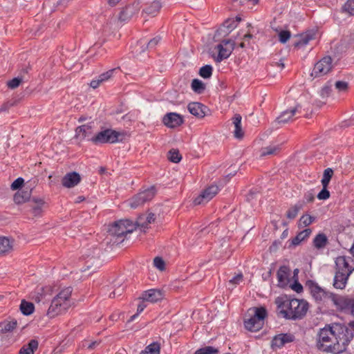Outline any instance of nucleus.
Masks as SVG:
<instances>
[{
    "label": "nucleus",
    "instance_id": "obj_1",
    "mask_svg": "<svg viewBox=\"0 0 354 354\" xmlns=\"http://www.w3.org/2000/svg\"><path fill=\"white\" fill-rule=\"evenodd\" d=\"M353 337L352 330L346 326L333 324L320 329L317 345L323 351L339 354L346 351Z\"/></svg>",
    "mask_w": 354,
    "mask_h": 354
},
{
    "label": "nucleus",
    "instance_id": "obj_2",
    "mask_svg": "<svg viewBox=\"0 0 354 354\" xmlns=\"http://www.w3.org/2000/svg\"><path fill=\"white\" fill-rule=\"evenodd\" d=\"M276 303L278 306L279 313L284 318L288 319H297L302 318L307 313L308 304L303 299H288L277 298Z\"/></svg>",
    "mask_w": 354,
    "mask_h": 354
},
{
    "label": "nucleus",
    "instance_id": "obj_3",
    "mask_svg": "<svg viewBox=\"0 0 354 354\" xmlns=\"http://www.w3.org/2000/svg\"><path fill=\"white\" fill-rule=\"evenodd\" d=\"M354 270V261L351 257L340 256L335 260V274L333 286L335 288H345L348 277Z\"/></svg>",
    "mask_w": 354,
    "mask_h": 354
},
{
    "label": "nucleus",
    "instance_id": "obj_4",
    "mask_svg": "<svg viewBox=\"0 0 354 354\" xmlns=\"http://www.w3.org/2000/svg\"><path fill=\"white\" fill-rule=\"evenodd\" d=\"M267 312L263 307H254L249 309L244 325L247 330L255 332L259 330L264 324Z\"/></svg>",
    "mask_w": 354,
    "mask_h": 354
},
{
    "label": "nucleus",
    "instance_id": "obj_5",
    "mask_svg": "<svg viewBox=\"0 0 354 354\" xmlns=\"http://www.w3.org/2000/svg\"><path fill=\"white\" fill-rule=\"evenodd\" d=\"M136 228V224H133L131 221L127 219L120 220L112 224L109 227L108 232L109 235L115 239L113 242L118 243L123 241L122 237L133 232Z\"/></svg>",
    "mask_w": 354,
    "mask_h": 354
},
{
    "label": "nucleus",
    "instance_id": "obj_6",
    "mask_svg": "<svg viewBox=\"0 0 354 354\" xmlns=\"http://www.w3.org/2000/svg\"><path fill=\"white\" fill-rule=\"evenodd\" d=\"M156 192L154 187L142 190L129 201V205L131 208H137L142 206L145 203L152 200L156 195Z\"/></svg>",
    "mask_w": 354,
    "mask_h": 354
},
{
    "label": "nucleus",
    "instance_id": "obj_7",
    "mask_svg": "<svg viewBox=\"0 0 354 354\" xmlns=\"http://www.w3.org/2000/svg\"><path fill=\"white\" fill-rule=\"evenodd\" d=\"M122 134L112 129H105L91 138V140L95 143H114L118 142Z\"/></svg>",
    "mask_w": 354,
    "mask_h": 354
},
{
    "label": "nucleus",
    "instance_id": "obj_8",
    "mask_svg": "<svg viewBox=\"0 0 354 354\" xmlns=\"http://www.w3.org/2000/svg\"><path fill=\"white\" fill-rule=\"evenodd\" d=\"M139 1H133L122 8L118 15V20L120 22H127L138 15L140 10Z\"/></svg>",
    "mask_w": 354,
    "mask_h": 354
},
{
    "label": "nucleus",
    "instance_id": "obj_9",
    "mask_svg": "<svg viewBox=\"0 0 354 354\" xmlns=\"http://www.w3.org/2000/svg\"><path fill=\"white\" fill-rule=\"evenodd\" d=\"M235 42L233 40H223L221 43L218 44L216 47L218 50V55L215 57L217 62H221L222 60L227 59L234 50Z\"/></svg>",
    "mask_w": 354,
    "mask_h": 354
},
{
    "label": "nucleus",
    "instance_id": "obj_10",
    "mask_svg": "<svg viewBox=\"0 0 354 354\" xmlns=\"http://www.w3.org/2000/svg\"><path fill=\"white\" fill-rule=\"evenodd\" d=\"M332 68L331 57H324L315 64L311 75L315 77H321L328 73Z\"/></svg>",
    "mask_w": 354,
    "mask_h": 354
},
{
    "label": "nucleus",
    "instance_id": "obj_11",
    "mask_svg": "<svg viewBox=\"0 0 354 354\" xmlns=\"http://www.w3.org/2000/svg\"><path fill=\"white\" fill-rule=\"evenodd\" d=\"M218 192V187L212 185L205 189L201 194L194 199V203L195 205L205 204L212 200Z\"/></svg>",
    "mask_w": 354,
    "mask_h": 354
},
{
    "label": "nucleus",
    "instance_id": "obj_12",
    "mask_svg": "<svg viewBox=\"0 0 354 354\" xmlns=\"http://www.w3.org/2000/svg\"><path fill=\"white\" fill-rule=\"evenodd\" d=\"M295 340V336L290 333H281L275 335L271 342V348L277 350L282 348L288 343L292 342Z\"/></svg>",
    "mask_w": 354,
    "mask_h": 354
},
{
    "label": "nucleus",
    "instance_id": "obj_13",
    "mask_svg": "<svg viewBox=\"0 0 354 354\" xmlns=\"http://www.w3.org/2000/svg\"><path fill=\"white\" fill-rule=\"evenodd\" d=\"M301 109L300 105L297 104L295 107L283 111L279 117L273 122V124H284L292 121L293 117L299 112Z\"/></svg>",
    "mask_w": 354,
    "mask_h": 354
},
{
    "label": "nucleus",
    "instance_id": "obj_14",
    "mask_svg": "<svg viewBox=\"0 0 354 354\" xmlns=\"http://www.w3.org/2000/svg\"><path fill=\"white\" fill-rule=\"evenodd\" d=\"M329 300H330L337 308L348 311L352 301V298L348 297L340 296L332 293L329 295Z\"/></svg>",
    "mask_w": 354,
    "mask_h": 354
},
{
    "label": "nucleus",
    "instance_id": "obj_15",
    "mask_svg": "<svg viewBox=\"0 0 354 354\" xmlns=\"http://www.w3.org/2000/svg\"><path fill=\"white\" fill-rule=\"evenodd\" d=\"M162 122L169 128H176L181 125L184 120L182 115L178 113H168L164 116Z\"/></svg>",
    "mask_w": 354,
    "mask_h": 354
},
{
    "label": "nucleus",
    "instance_id": "obj_16",
    "mask_svg": "<svg viewBox=\"0 0 354 354\" xmlns=\"http://www.w3.org/2000/svg\"><path fill=\"white\" fill-rule=\"evenodd\" d=\"M68 309L64 304H59L57 300H52L46 315L50 318H53L64 313Z\"/></svg>",
    "mask_w": 354,
    "mask_h": 354
},
{
    "label": "nucleus",
    "instance_id": "obj_17",
    "mask_svg": "<svg viewBox=\"0 0 354 354\" xmlns=\"http://www.w3.org/2000/svg\"><path fill=\"white\" fill-rule=\"evenodd\" d=\"M163 298V294L160 290L151 289L145 291L140 297L143 301H149L151 303L157 302Z\"/></svg>",
    "mask_w": 354,
    "mask_h": 354
},
{
    "label": "nucleus",
    "instance_id": "obj_18",
    "mask_svg": "<svg viewBox=\"0 0 354 354\" xmlns=\"http://www.w3.org/2000/svg\"><path fill=\"white\" fill-rule=\"evenodd\" d=\"M75 136L77 138L82 140L85 138L91 140L93 136V129L92 124H84L78 127L75 130Z\"/></svg>",
    "mask_w": 354,
    "mask_h": 354
},
{
    "label": "nucleus",
    "instance_id": "obj_19",
    "mask_svg": "<svg viewBox=\"0 0 354 354\" xmlns=\"http://www.w3.org/2000/svg\"><path fill=\"white\" fill-rule=\"evenodd\" d=\"M81 180L80 174L77 172H70L66 174L62 180V184L64 187L71 188L76 186Z\"/></svg>",
    "mask_w": 354,
    "mask_h": 354
},
{
    "label": "nucleus",
    "instance_id": "obj_20",
    "mask_svg": "<svg viewBox=\"0 0 354 354\" xmlns=\"http://www.w3.org/2000/svg\"><path fill=\"white\" fill-rule=\"evenodd\" d=\"M72 294V288L71 287L65 288L59 291V292L53 299L57 300L59 304H64L66 308H69L71 306L70 298Z\"/></svg>",
    "mask_w": 354,
    "mask_h": 354
},
{
    "label": "nucleus",
    "instance_id": "obj_21",
    "mask_svg": "<svg viewBox=\"0 0 354 354\" xmlns=\"http://www.w3.org/2000/svg\"><path fill=\"white\" fill-rule=\"evenodd\" d=\"M187 109L193 115L202 118L205 115L207 107L199 102H191L188 104Z\"/></svg>",
    "mask_w": 354,
    "mask_h": 354
},
{
    "label": "nucleus",
    "instance_id": "obj_22",
    "mask_svg": "<svg viewBox=\"0 0 354 354\" xmlns=\"http://www.w3.org/2000/svg\"><path fill=\"white\" fill-rule=\"evenodd\" d=\"M290 269L286 266H281L277 271V279L279 286L283 287L287 285Z\"/></svg>",
    "mask_w": 354,
    "mask_h": 354
},
{
    "label": "nucleus",
    "instance_id": "obj_23",
    "mask_svg": "<svg viewBox=\"0 0 354 354\" xmlns=\"http://www.w3.org/2000/svg\"><path fill=\"white\" fill-rule=\"evenodd\" d=\"M162 8V3L160 0H154L147 4L146 8L143 10V13L147 15L154 17L160 11Z\"/></svg>",
    "mask_w": 354,
    "mask_h": 354
},
{
    "label": "nucleus",
    "instance_id": "obj_24",
    "mask_svg": "<svg viewBox=\"0 0 354 354\" xmlns=\"http://www.w3.org/2000/svg\"><path fill=\"white\" fill-rule=\"evenodd\" d=\"M241 116L236 114L232 118V123L234 126V136L237 139H242L244 136V132L241 127Z\"/></svg>",
    "mask_w": 354,
    "mask_h": 354
},
{
    "label": "nucleus",
    "instance_id": "obj_25",
    "mask_svg": "<svg viewBox=\"0 0 354 354\" xmlns=\"http://www.w3.org/2000/svg\"><path fill=\"white\" fill-rule=\"evenodd\" d=\"M311 293L315 299L317 301H324L329 299V295H332L331 292H327L322 289L319 286H313L311 288Z\"/></svg>",
    "mask_w": 354,
    "mask_h": 354
},
{
    "label": "nucleus",
    "instance_id": "obj_26",
    "mask_svg": "<svg viewBox=\"0 0 354 354\" xmlns=\"http://www.w3.org/2000/svg\"><path fill=\"white\" fill-rule=\"evenodd\" d=\"M299 39L295 43V46L297 48L303 47L308 44L310 40L315 38V32L313 31H308L303 33L299 36Z\"/></svg>",
    "mask_w": 354,
    "mask_h": 354
},
{
    "label": "nucleus",
    "instance_id": "obj_27",
    "mask_svg": "<svg viewBox=\"0 0 354 354\" xmlns=\"http://www.w3.org/2000/svg\"><path fill=\"white\" fill-rule=\"evenodd\" d=\"M155 221V215L153 213H149L147 216L141 215L138 218L136 226H140L143 228H147V225Z\"/></svg>",
    "mask_w": 354,
    "mask_h": 354
},
{
    "label": "nucleus",
    "instance_id": "obj_28",
    "mask_svg": "<svg viewBox=\"0 0 354 354\" xmlns=\"http://www.w3.org/2000/svg\"><path fill=\"white\" fill-rule=\"evenodd\" d=\"M13 249V240L7 237H0V254L8 253Z\"/></svg>",
    "mask_w": 354,
    "mask_h": 354
},
{
    "label": "nucleus",
    "instance_id": "obj_29",
    "mask_svg": "<svg viewBox=\"0 0 354 354\" xmlns=\"http://www.w3.org/2000/svg\"><path fill=\"white\" fill-rule=\"evenodd\" d=\"M236 27V24L234 20L229 19L225 21L223 25L217 30L216 34L224 35H228L232 30Z\"/></svg>",
    "mask_w": 354,
    "mask_h": 354
},
{
    "label": "nucleus",
    "instance_id": "obj_30",
    "mask_svg": "<svg viewBox=\"0 0 354 354\" xmlns=\"http://www.w3.org/2000/svg\"><path fill=\"white\" fill-rule=\"evenodd\" d=\"M17 325V322L15 319L6 320L0 324L1 331L4 333L12 332Z\"/></svg>",
    "mask_w": 354,
    "mask_h": 354
},
{
    "label": "nucleus",
    "instance_id": "obj_31",
    "mask_svg": "<svg viewBox=\"0 0 354 354\" xmlns=\"http://www.w3.org/2000/svg\"><path fill=\"white\" fill-rule=\"evenodd\" d=\"M38 348V342L35 339H32L26 345L23 346L19 354H34V351Z\"/></svg>",
    "mask_w": 354,
    "mask_h": 354
},
{
    "label": "nucleus",
    "instance_id": "obj_32",
    "mask_svg": "<svg viewBox=\"0 0 354 354\" xmlns=\"http://www.w3.org/2000/svg\"><path fill=\"white\" fill-rule=\"evenodd\" d=\"M30 191H22L17 192L14 196V201L17 204H21L29 200Z\"/></svg>",
    "mask_w": 354,
    "mask_h": 354
},
{
    "label": "nucleus",
    "instance_id": "obj_33",
    "mask_svg": "<svg viewBox=\"0 0 354 354\" xmlns=\"http://www.w3.org/2000/svg\"><path fill=\"white\" fill-rule=\"evenodd\" d=\"M311 232L312 231L309 228L304 230L292 239V244L294 245H299L302 241L307 239L310 236Z\"/></svg>",
    "mask_w": 354,
    "mask_h": 354
},
{
    "label": "nucleus",
    "instance_id": "obj_34",
    "mask_svg": "<svg viewBox=\"0 0 354 354\" xmlns=\"http://www.w3.org/2000/svg\"><path fill=\"white\" fill-rule=\"evenodd\" d=\"M35 310L34 304L31 302L22 300L20 304V310L25 315H31Z\"/></svg>",
    "mask_w": 354,
    "mask_h": 354
},
{
    "label": "nucleus",
    "instance_id": "obj_35",
    "mask_svg": "<svg viewBox=\"0 0 354 354\" xmlns=\"http://www.w3.org/2000/svg\"><path fill=\"white\" fill-rule=\"evenodd\" d=\"M46 290L44 288H37L33 295L32 296V299L37 302H44L46 300Z\"/></svg>",
    "mask_w": 354,
    "mask_h": 354
},
{
    "label": "nucleus",
    "instance_id": "obj_36",
    "mask_svg": "<svg viewBox=\"0 0 354 354\" xmlns=\"http://www.w3.org/2000/svg\"><path fill=\"white\" fill-rule=\"evenodd\" d=\"M328 242L327 237L324 234H317L314 239L313 243L316 248L321 249L324 248Z\"/></svg>",
    "mask_w": 354,
    "mask_h": 354
},
{
    "label": "nucleus",
    "instance_id": "obj_37",
    "mask_svg": "<svg viewBox=\"0 0 354 354\" xmlns=\"http://www.w3.org/2000/svg\"><path fill=\"white\" fill-rule=\"evenodd\" d=\"M191 86L192 90L197 93H202L205 88L204 83L198 79L193 80Z\"/></svg>",
    "mask_w": 354,
    "mask_h": 354
},
{
    "label": "nucleus",
    "instance_id": "obj_38",
    "mask_svg": "<svg viewBox=\"0 0 354 354\" xmlns=\"http://www.w3.org/2000/svg\"><path fill=\"white\" fill-rule=\"evenodd\" d=\"M140 354H160V345L158 343H152L147 346Z\"/></svg>",
    "mask_w": 354,
    "mask_h": 354
},
{
    "label": "nucleus",
    "instance_id": "obj_39",
    "mask_svg": "<svg viewBox=\"0 0 354 354\" xmlns=\"http://www.w3.org/2000/svg\"><path fill=\"white\" fill-rule=\"evenodd\" d=\"M279 150V147L276 145H270L266 147H263L261 149V157H264L266 156H270L275 154L276 152Z\"/></svg>",
    "mask_w": 354,
    "mask_h": 354
},
{
    "label": "nucleus",
    "instance_id": "obj_40",
    "mask_svg": "<svg viewBox=\"0 0 354 354\" xmlns=\"http://www.w3.org/2000/svg\"><path fill=\"white\" fill-rule=\"evenodd\" d=\"M333 175V171L332 169L327 168L324 170L322 179V184L323 187H328Z\"/></svg>",
    "mask_w": 354,
    "mask_h": 354
},
{
    "label": "nucleus",
    "instance_id": "obj_41",
    "mask_svg": "<svg viewBox=\"0 0 354 354\" xmlns=\"http://www.w3.org/2000/svg\"><path fill=\"white\" fill-rule=\"evenodd\" d=\"M86 266H87V268L88 269H91V268H93V270H96L97 269L100 265H101V262L99 259V257H96L95 258H89L87 261H86Z\"/></svg>",
    "mask_w": 354,
    "mask_h": 354
},
{
    "label": "nucleus",
    "instance_id": "obj_42",
    "mask_svg": "<svg viewBox=\"0 0 354 354\" xmlns=\"http://www.w3.org/2000/svg\"><path fill=\"white\" fill-rule=\"evenodd\" d=\"M168 158L171 162L177 163L180 161L182 156L178 150L171 149L169 151Z\"/></svg>",
    "mask_w": 354,
    "mask_h": 354
},
{
    "label": "nucleus",
    "instance_id": "obj_43",
    "mask_svg": "<svg viewBox=\"0 0 354 354\" xmlns=\"http://www.w3.org/2000/svg\"><path fill=\"white\" fill-rule=\"evenodd\" d=\"M212 74V67L210 65H205L200 68L199 75L203 78H209Z\"/></svg>",
    "mask_w": 354,
    "mask_h": 354
},
{
    "label": "nucleus",
    "instance_id": "obj_44",
    "mask_svg": "<svg viewBox=\"0 0 354 354\" xmlns=\"http://www.w3.org/2000/svg\"><path fill=\"white\" fill-rule=\"evenodd\" d=\"M301 205H295L292 207H291L288 211H287V213H286V216L288 218L290 219H293L295 218L299 211L301 209Z\"/></svg>",
    "mask_w": 354,
    "mask_h": 354
},
{
    "label": "nucleus",
    "instance_id": "obj_45",
    "mask_svg": "<svg viewBox=\"0 0 354 354\" xmlns=\"http://www.w3.org/2000/svg\"><path fill=\"white\" fill-rule=\"evenodd\" d=\"M218 350L212 346H205L198 349L194 354H216Z\"/></svg>",
    "mask_w": 354,
    "mask_h": 354
},
{
    "label": "nucleus",
    "instance_id": "obj_46",
    "mask_svg": "<svg viewBox=\"0 0 354 354\" xmlns=\"http://www.w3.org/2000/svg\"><path fill=\"white\" fill-rule=\"evenodd\" d=\"M243 279L242 274H238L229 281V285L232 288H234L236 285L240 284Z\"/></svg>",
    "mask_w": 354,
    "mask_h": 354
},
{
    "label": "nucleus",
    "instance_id": "obj_47",
    "mask_svg": "<svg viewBox=\"0 0 354 354\" xmlns=\"http://www.w3.org/2000/svg\"><path fill=\"white\" fill-rule=\"evenodd\" d=\"M291 37V33L288 30H281L279 33V41L282 44H285Z\"/></svg>",
    "mask_w": 354,
    "mask_h": 354
},
{
    "label": "nucleus",
    "instance_id": "obj_48",
    "mask_svg": "<svg viewBox=\"0 0 354 354\" xmlns=\"http://www.w3.org/2000/svg\"><path fill=\"white\" fill-rule=\"evenodd\" d=\"M32 201L35 203V206L32 207L33 212L35 214H37L40 212L44 202L41 198H33Z\"/></svg>",
    "mask_w": 354,
    "mask_h": 354
},
{
    "label": "nucleus",
    "instance_id": "obj_49",
    "mask_svg": "<svg viewBox=\"0 0 354 354\" xmlns=\"http://www.w3.org/2000/svg\"><path fill=\"white\" fill-rule=\"evenodd\" d=\"M344 10L349 15H354V0H348L344 6Z\"/></svg>",
    "mask_w": 354,
    "mask_h": 354
},
{
    "label": "nucleus",
    "instance_id": "obj_50",
    "mask_svg": "<svg viewBox=\"0 0 354 354\" xmlns=\"http://www.w3.org/2000/svg\"><path fill=\"white\" fill-rule=\"evenodd\" d=\"M314 221L315 217L308 214L304 215L300 218L301 223L303 224L304 226H308L310 225Z\"/></svg>",
    "mask_w": 354,
    "mask_h": 354
},
{
    "label": "nucleus",
    "instance_id": "obj_51",
    "mask_svg": "<svg viewBox=\"0 0 354 354\" xmlns=\"http://www.w3.org/2000/svg\"><path fill=\"white\" fill-rule=\"evenodd\" d=\"M21 82H22V78L15 77L12 80L8 82L7 85L10 88L14 89V88H16L17 87H18Z\"/></svg>",
    "mask_w": 354,
    "mask_h": 354
},
{
    "label": "nucleus",
    "instance_id": "obj_52",
    "mask_svg": "<svg viewBox=\"0 0 354 354\" xmlns=\"http://www.w3.org/2000/svg\"><path fill=\"white\" fill-rule=\"evenodd\" d=\"M153 265L156 268H158L160 271H162L165 270V261L162 260V259L160 257H156L154 259Z\"/></svg>",
    "mask_w": 354,
    "mask_h": 354
},
{
    "label": "nucleus",
    "instance_id": "obj_53",
    "mask_svg": "<svg viewBox=\"0 0 354 354\" xmlns=\"http://www.w3.org/2000/svg\"><path fill=\"white\" fill-rule=\"evenodd\" d=\"M115 70H116V68L111 69V70L106 71V73H104L100 75L98 77L102 80V81L103 82H106V81L109 80L112 77V75Z\"/></svg>",
    "mask_w": 354,
    "mask_h": 354
},
{
    "label": "nucleus",
    "instance_id": "obj_54",
    "mask_svg": "<svg viewBox=\"0 0 354 354\" xmlns=\"http://www.w3.org/2000/svg\"><path fill=\"white\" fill-rule=\"evenodd\" d=\"M330 197V192L327 189V187H323L322 190L317 194L319 200H326Z\"/></svg>",
    "mask_w": 354,
    "mask_h": 354
},
{
    "label": "nucleus",
    "instance_id": "obj_55",
    "mask_svg": "<svg viewBox=\"0 0 354 354\" xmlns=\"http://www.w3.org/2000/svg\"><path fill=\"white\" fill-rule=\"evenodd\" d=\"M145 301H142L138 306V308H137V313L132 315L131 317H130V319H129V322H132L133 321L136 317H138V315L142 313L144 309L147 307V305L145 304Z\"/></svg>",
    "mask_w": 354,
    "mask_h": 354
},
{
    "label": "nucleus",
    "instance_id": "obj_56",
    "mask_svg": "<svg viewBox=\"0 0 354 354\" xmlns=\"http://www.w3.org/2000/svg\"><path fill=\"white\" fill-rule=\"evenodd\" d=\"M335 88L339 91H346L348 89V83L344 81H337L335 82Z\"/></svg>",
    "mask_w": 354,
    "mask_h": 354
},
{
    "label": "nucleus",
    "instance_id": "obj_57",
    "mask_svg": "<svg viewBox=\"0 0 354 354\" xmlns=\"http://www.w3.org/2000/svg\"><path fill=\"white\" fill-rule=\"evenodd\" d=\"M24 179L22 178H17L12 184H11V189L12 190H16L19 188H20L22 185L24 184Z\"/></svg>",
    "mask_w": 354,
    "mask_h": 354
},
{
    "label": "nucleus",
    "instance_id": "obj_58",
    "mask_svg": "<svg viewBox=\"0 0 354 354\" xmlns=\"http://www.w3.org/2000/svg\"><path fill=\"white\" fill-rule=\"evenodd\" d=\"M331 92L330 86L326 85L320 91V95L322 98H326L329 96Z\"/></svg>",
    "mask_w": 354,
    "mask_h": 354
},
{
    "label": "nucleus",
    "instance_id": "obj_59",
    "mask_svg": "<svg viewBox=\"0 0 354 354\" xmlns=\"http://www.w3.org/2000/svg\"><path fill=\"white\" fill-rule=\"evenodd\" d=\"M160 40V37H156L153 38L149 41H148L147 47L149 48H152L155 47L159 43Z\"/></svg>",
    "mask_w": 354,
    "mask_h": 354
},
{
    "label": "nucleus",
    "instance_id": "obj_60",
    "mask_svg": "<svg viewBox=\"0 0 354 354\" xmlns=\"http://www.w3.org/2000/svg\"><path fill=\"white\" fill-rule=\"evenodd\" d=\"M124 287L120 285L110 294L109 297L113 298L116 295H120L122 292L124 291Z\"/></svg>",
    "mask_w": 354,
    "mask_h": 354
},
{
    "label": "nucleus",
    "instance_id": "obj_61",
    "mask_svg": "<svg viewBox=\"0 0 354 354\" xmlns=\"http://www.w3.org/2000/svg\"><path fill=\"white\" fill-rule=\"evenodd\" d=\"M103 82L102 81V80L97 77L96 79L95 80H93L91 83H90V86L93 88H97Z\"/></svg>",
    "mask_w": 354,
    "mask_h": 354
},
{
    "label": "nucleus",
    "instance_id": "obj_62",
    "mask_svg": "<svg viewBox=\"0 0 354 354\" xmlns=\"http://www.w3.org/2000/svg\"><path fill=\"white\" fill-rule=\"evenodd\" d=\"M291 288L293 290L297 292H301L303 290L302 286L297 281H295L292 286Z\"/></svg>",
    "mask_w": 354,
    "mask_h": 354
},
{
    "label": "nucleus",
    "instance_id": "obj_63",
    "mask_svg": "<svg viewBox=\"0 0 354 354\" xmlns=\"http://www.w3.org/2000/svg\"><path fill=\"white\" fill-rule=\"evenodd\" d=\"M305 198L307 202H313L314 200V195L312 193H308L305 195Z\"/></svg>",
    "mask_w": 354,
    "mask_h": 354
},
{
    "label": "nucleus",
    "instance_id": "obj_64",
    "mask_svg": "<svg viewBox=\"0 0 354 354\" xmlns=\"http://www.w3.org/2000/svg\"><path fill=\"white\" fill-rule=\"evenodd\" d=\"M348 311L354 316V299H352Z\"/></svg>",
    "mask_w": 354,
    "mask_h": 354
}]
</instances>
